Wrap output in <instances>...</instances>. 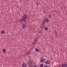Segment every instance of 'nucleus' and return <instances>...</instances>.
<instances>
[{"label": "nucleus", "instance_id": "412c9836", "mask_svg": "<svg viewBox=\"0 0 67 67\" xmlns=\"http://www.w3.org/2000/svg\"><path fill=\"white\" fill-rule=\"evenodd\" d=\"M43 12H44V13H45L46 12V11L45 10H43Z\"/></svg>", "mask_w": 67, "mask_h": 67}, {"label": "nucleus", "instance_id": "4468645a", "mask_svg": "<svg viewBox=\"0 0 67 67\" xmlns=\"http://www.w3.org/2000/svg\"><path fill=\"white\" fill-rule=\"evenodd\" d=\"M29 66V67H33V65L31 64Z\"/></svg>", "mask_w": 67, "mask_h": 67}, {"label": "nucleus", "instance_id": "a211bd4d", "mask_svg": "<svg viewBox=\"0 0 67 67\" xmlns=\"http://www.w3.org/2000/svg\"><path fill=\"white\" fill-rule=\"evenodd\" d=\"M22 67H26V66H25V65H24V64H23L22 65Z\"/></svg>", "mask_w": 67, "mask_h": 67}, {"label": "nucleus", "instance_id": "4be33fe9", "mask_svg": "<svg viewBox=\"0 0 67 67\" xmlns=\"http://www.w3.org/2000/svg\"><path fill=\"white\" fill-rule=\"evenodd\" d=\"M34 67H37V66H36V65H35L34 66Z\"/></svg>", "mask_w": 67, "mask_h": 67}, {"label": "nucleus", "instance_id": "aec40b11", "mask_svg": "<svg viewBox=\"0 0 67 67\" xmlns=\"http://www.w3.org/2000/svg\"><path fill=\"white\" fill-rule=\"evenodd\" d=\"M44 67H48V66H47V65H45L44 66Z\"/></svg>", "mask_w": 67, "mask_h": 67}, {"label": "nucleus", "instance_id": "423d86ee", "mask_svg": "<svg viewBox=\"0 0 67 67\" xmlns=\"http://www.w3.org/2000/svg\"><path fill=\"white\" fill-rule=\"evenodd\" d=\"M45 64H49V61H46L45 62Z\"/></svg>", "mask_w": 67, "mask_h": 67}, {"label": "nucleus", "instance_id": "f3484780", "mask_svg": "<svg viewBox=\"0 0 67 67\" xmlns=\"http://www.w3.org/2000/svg\"><path fill=\"white\" fill-rule=\"evenodd\" d=\"M30 53L31 52H29L26 53V54H27V55H29V54H30Z\"/></svg>", "mask_w": 67, "mask_h": 67}, {"label": "nucleus", "instance_id": "393cba45", "mask_svg": "<svg viewBox=\"0 0 67 67\" xmlns=\"http://www.w3.org/2000/svg\"><path fill=\"white\" fill-rule=\"evenodd\" d=\"M36 8L37 9H38V7H36Z\"/></svg>", "mask_w": 67, "mask_h": 67}, {"label": "nucleus", "instance_id": "9b49d317", "mask_svg": "<svg viewBox=\"0 0 67 67\" xmlns=\"http://www.w3.org/2000/svg\"><path fill=\"white\" fill-rule=\"evenodd\" d=\"M44 29L45 30H46V31H47V29H48V28H47V27H45Z\"/></svg>", "mask_w": 67, "mask_h": 67}, {"label": "nucleus", "instance_id": "0eeeda50", "mask_svg": "<svg viewBox=\"0 0 67 67\" xmlns=\"http://www.w3.org/2000/svg\"><path fill=\"white\" fill-rule=\"evenodd\" d=\"M32 63H31V62L30 61H29L28 62V65H30Z\"/></svg>", "mask_w": 67, "mask_h": 67}, {"label": "nucleus", "instance_id": "5701e85b", "mask_svg": "<svg viewBox=\"0 0 67 67\" xmlns=\"http://www.w3.org/2000/svg\"><path fill=\"white\" fill-rule=\"evenodd\" d=\"M49 17L50 18H51V15H49Z\"/></svg>", "mask_w": 67, "mask_h": 67}, {"label": "nucleus", "instance_id": "6e6552de", "mask_svg": "<svg viewBox=\"0 0 67 67\" xmlns=\"http://www.w3.org/2000/svg\"><path fill=\"white\" fill-rule=\"evenodd\" d=\"M6 51V50H5V49H3V53H4V52H5Z\"/></svg>", "mask_w": 67, "mask_h": 67}, {"label": "nucleus", "instance_id": "b1692460", "mask_svg": "<svg viewBox=\"0 0 67 67\" xmlns=\"http://www.w3.org/2000/svg\"><path fill=\"white\" fill-rule=\"evenodd\" d=\"M24 65L25 66H26V64H24Z\"/></svg>", "mask_w": 67, "mask_h": 67}, {"label": "nucleus", "instance_id": "7ed1b4c3", "mask_svg": "<svg viewBox=\"0 0 67 67\" xmlns=\"http://www.w3.org/2000/svg\"><path fill=\"white\" fill-rule=\"evenodd\" d=\"M62 67H67V64H64L62 66Z\"/></svg>", "mask_w": 67, "mask_h": 67}, {"label": "nucleus", "instance_id": "20e7f679", "mask_svg": "<svg viewBox=\"0 0 67 67\" xmlns=\"http://www.w3.org/2000/svg\"><path fill=\"white\" fill-rule=\"evenodd\" d=\"M45 27V25L42 24L41 26L40 27L41 28H43V27Z\"/></svg>", "mask_w": 67, "mask_h": 67}, {"label": "nucleus", "instance_id": "9d476101", "mask_svg": "<svg viewBox=\"0 0 67 67\" xmlns=\"http://www.w3.org/2000/svg\"><path fill=\"white\" fill-rule=\"evenodd\" d=\"M1 33L2 34H4V30H2L1 31Z\"/></svg>", "mask_w": 67, "mask_h": 67}, {"label": "nucleus", "instance_id": "dca6fc26", "mask_svg": "<svg viewBox=\"0 0 67 67\" xmlns=\"http://www.w3.org/2000/svg\"><path fill=\"white\" fill-rule=\"evenodd\" d=\"M35 50L36 51V52H38V49L37 48H35Z\"/></svg>", "mask_w": 67, "mask_h": 67}, {"label": "nucleus", "instance_id": "f8f14e48", "mask_svg": "<svg viewBox=\"0 0 67 67\" xmlns=\"http://www.w3.org/2000/svg\"><path fill=\"white\" fill-rule=\"evenodd\" d=\"M45 21L47 22H48V19H46L45 20Z\"/></svg>", "mask_w": 67, "mask_h": 67}, {"label": "nucleus", "instance_id": "39448f33", "mask_svg": "<svg viewBox=\"0 0 67 67\" xmlns=\"http://www.w3.org/2000/svg\"><path fill=\"white\" fill-rule=\"evenodd\" d=\"M40 62L41 63H42L44 62V59H41Z\"/></svg>", "mask_w": 67, "mask_h": 67}, {"label": "nucleus", "instance_id": "1a4fd4ad", "mask_svg": "<svg viewBox=\"0 0 67 67\" xmlns=\"http://www.w3.org/2000/svg\"><path fill=\"white\" fill-rule=\"evenodd\" d=\"M44 65L43 64H41L40 65V67H43V65Z\"/></svg>", "mask_w": 67, "mask_h": 67}, {"label": "nucleus", "instance_id": "f03ea898", "mask_svg": "<svg viewBox=\"0 0 67 67\" xmlns=\"http://www.w3.org/2000/svg\"><path fill=\"white\" fill-rule=\"evenodd\" d=\"M26 25H25L24 24H23L22 26V27L23 29H25V28L26 27Z\"/></svg>", "mask_w": 67, "mask_h": 67}, {"label": "nucleus", "instance_id": "f257e3e1", "mask_svg": "<svg viewBox=\"0 0 67 67\" xmlns=\"http://www.w3.org/2000/svg\"><path fill=\"white\" fill-rule=\"evenodd\" d=\"M26 15H24L22 17L21 19H20L19 20L20 22H25L26 20Z\"/></svg>", "mask_w": 67, "mask_h": 67}, {"label": "nucleus", "instance_id": "a878e982", "mask_svg": "<svg viewBox=\"0 0 67 67\" xmlns=\"http://www.w3.org/2000/svg\"><path fill=\"white\" fill-rule=\"evenodd\" d=\"M36 4H37V5H38V3H36Z\"/></svg>", "mask_w": 67, "mask_h": 67}, {"label": "nucleus", "instance_id": "ddd939ff", "mask_svg": "<svg viewBox=\"0 0 67 67\" xmlns=\"http://www.w3.org/2000/svg\"><path fill=\"white\" fill-rule=\"evenodd\" d=\"M45 21H43L42 23V24H44V25H45Z\"/></svg>", "mask_w": 67, "mask_h": 67}, {"label": "nucleus", "instance_id": "6ab92c4d", "mask_svg": "<svg viewBox=\"0 0 67 67\" xmlns=\"http://www.w3.org/2000/svg\"><path fill=\"white\" fill-rule=\"evenodd\" d=\"M37 38H36L35 40V41L37 42Z\"/></svg>", "mask_w": 67, "mask_h": 67}, {"label": "nucleus", "instance_id": "2eb2a0df", "mask_svg": "<svg viewBox=\"0 0 67 67\" xmlns=\"http://www.w3.org/2000/svg\"><path fill=\"white\" fill-rule=\"evenodd\" d=\"M36 43V41H35V40L34 41V42H33L34 44H35V43Z\"/></svg>", "mask_w": 67, "mask_h": 67}]
</instances>
